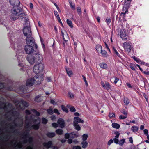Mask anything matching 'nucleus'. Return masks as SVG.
<instances>
[{
	"label": "nucleus",
	"mask_w": 149,
	"mask_h": 149,
	"mask_svg": "<svg viewBox=\"0 0 149 149\" xmlns=\"http://www.w3.org/2000/svg\"><path fill=\"white\" fill-rule=\"evenodd\" d=\"M26 45L24 46V50L26 54H30L34 52L33 46L35 44V40L33 38L26 39Z\"/></svg>",
	"instance_id": "1"
},
{
	"label": "nucleus",
	"mask_w": 149,
	"mask_h": 149,
	"mask_svg": "<svg viewBox=\"0 0 149 149\" xmlns=\"http://www.w3.org/2000/svg\"><path fill=\"white\" fill-rule=\"evenodd\" d=\"M22 11V9L19 6H15L11 10V14L10 18L11 20H15L19 18L21 12Z\"/></svg>",
	"instance_id": "2"
},
{
	"label": "nucleus",
	"mask_w": 149,
	"mask_h": 149,
	"mask_svg": "<svg viewBox=\"0 0 149 149\" xmlns=\"http://www.w3.org/2000/svg\"><path fill=\"white\" fill-rule=\"evenodd\" d=\"M26 120L25 124V127L27 129H38L39 128L38 125L40 123V121L39 119H38L36 120V124L35 125H32L31 122H32V120H31L30 121H29L27 119V117H26Z\"/></svg>",
	"instance_id": "3"
},
{
	"label": "nucleus",
	"mask_w": 149,
	"mask_h": 149,
	"mask_svg": "<svg viewBox=\"0 0 149 149\" xmlns=\"http://www.w3.org/2000/svg\"><path fill=\"white\" fill-rule=\"evenodd\" d=\"M24 26L23 32L24 35L26 37V39L33 38L31 37L32 33L29 24H27V23H25Z\"/></svg>",
	"instance_id": "4"
},
{
	"label": "nucleus",
	"mask_w": 149,
	"mask_h": 149,
	"mask_svg": "<svg viewBox=\"0 0 149 149\" xmlns=\"http://www.w3.org/2000/svg\"><path fill=\"white\" fill-rule=\"evenodd\" d=\"M84 121L83 120L77 117H75L74 118L73 126L74 127L75 130L77 131H79L81 130V127L78 124L79 123H83Z\"/></svg>",
	"instance_id": "5"
},
{
	"label": "nucleus",
	"mask_w": 149,
	"mask_h": 149,
	"mask_svg": "<svg viewBox=\"0 0 149 149\" xmlns=\"http://www.w3.org/2000/svg\"><path fill=\"white\" fill-rule=\"evenodd\" d=\"M44 69L43 65L39 63L38 64H36L34 67L33 71L36 74H38L42 71Z\"/></svg>",
	"instance_id": "6"
},
{
	"label": "nucleus",
	"mask_w": 149,
	"mask_h": 149,
	"mask_svg": "<svg viewBox=\"0 0 149 149\" xmlns=\"http://www.w3.org/2000/svg\"><path fill=\"white\" fill-rule=\"evenodd\" d=\"M129 33L128 29H123L122 31V38L123 40L126 41L130 40L128 36Z\"/></svg>",
	"instance_id": "7"
},
{
	"label": "nucleus",
	"mask_w": 149,
	"mask_h": 149,
	"mask_svg": "<svg viewBox=\"0 0 149 149\" xmlns=\"http://www.w3.org/2000/svg\"><path fill=\"white\" fill-rule=\"evenodd\" d=\"M37 84H40L43 80V75L42 74H37L33 77Z\"/></svg>",
	"instance_id": "8"
},
{
	"label": "nucleus",
	"mask_w": 149,
	"mask_h": 149,
	"mask_svg": "<svg viewBox=\"0 0 149 149\" xmlns=\"http://www.w3.org/2000/svg\"><path fill=\"white\" fill-rule=\"evenodd\" d=\"M61 32L63 36L64 41L63 42V45H65V43L69 40V37L68 36L67 32L65 30H62L61 29Z\"/></svg>",
	"instance_id": "9"
},
{
	"label": "nucleus",
	"mask_w": 149,
	"mask_h": 149,
	"mask_svg": "<svg viewBox=\"0 0 149 149\" xmlns=\"http://www.w3.org/2000/svg\"><path fill=\"white\" fill-rule=\"evenodd\" d=\"M123 47L125 51L128 53L131 51L132 48L131 44L130 43H124L123 44Z\"/></svg>",
	"instance_id": "10"
},
{
	"label": "nucleus",
	"mask_w": 149,
	"mask_h": 149,
	"mask_svg": "<svg viewBox=\"0 0 149 149\" xmlns=\"http://www.w3.org/2000/svg\"><path fill=\"white\" fill-rule=\"evenodd\" d=\"M129 2L125 1L124 3V5L123 7V12H122V14H123L124 15L125 14L127 13L128 12V9L129 8Z\"/></svg>",
	"instance_id": "11"
},
{
	"label": "nucleus",
	"mask_w": 149,
	"mask_h": 149,
	"mask_svg": "<svg viewBox=\"0 0 149 149\" xmlns=\"http://www.w3.org/2000/svg\"><path fill=\"white\" fill-rule=\"evenodd\" d=\"M19 18L21 19H23V21L25 22V23H27V24H29V22L28 21V19L27 15L25 13H21L19 16Z\"/></svg>",
	"instance_id": "12"
},
{
	"label": "nucleus",
	"mask_w": 149,
	"mask_h": 149,
	"mask_svg": "<svg viewBox=\"0 0 149 149\" xmlns=\"http://www.w3.org/2000/svg\"><path fill=\"white\" fill-rule=\"evenodd\" d=\"M114 134L115 135V138L113 139L114 143L116 144H120V141H119L118 138L120 135V133L117 131L114 132Z\"/></svg>",
	"instance_id": "13"
},
{
	"label": "nucleus",
	"mask_w": 149,
	"mask_h": 149,
	"mask_svg": "<svg viewBox=\"0 0 149 149\" xmlns=\"http://www.w3.org/2000/svg\"><path fill=\"white\" fill-rule=\"evenodd\" d=\"M27 59L28 62L31 65H33L36 62L35 56H34L29 55L27 57Z\"/></svg>",
	"instance_id": "14"
},
{
	"label": "nucleus",
	"mask_w": 149,
	"mask_h": 149,
	"mask_svg": "<svg viewBox=\"0 0 149 149\" xmlns=\"http://www.w3.org/2000/svg\"><path fill=\"white\" fill-rule=\"evenodd\" d=\"M34 56L36 62L40 63V62L42 61L43 57L41 54L39 53H38L35 54L34 55Z\"/></svg>",
	"instance_id": "15"
},
{
	"label": "nucleus",
	"mask_w": 149,
	"mask_h": 149,
	"mask_svg": "<svg viewBox=\"0 0 149 149\" xmlns=\"http://www.w3.org/2000/svg\"><path fill=\"white\" fill-rule=\"evenodd\" d=\"M35 82L33 78L29 79L26 81V85L27 86L30 87L33 85Z\"/></svg>",
	"instance_id": "16"
},
{
	"label": "nucleus",
	"mask_w": 149,
	"mask_h": 149,
	"mask_svg": "<svg viewBox=\"0 0 149 149\" xmlns=\"http://www.w3.org/2000/svg\"><path fill=\"white\" fill-rule=\"evenodd\" d=\"M101 84L104 89L107 90H111V86L109 83L107 82H105V83L101 82Z\"/></svg>",
	"instance_id": "17"
},
{
	"label": "nucleus",
	"mask_w": 149,
	"mask_h": 149,
	"mask_svg": "<svg viewBox=\"0 0 149 149\" xmlns=\"http://www.w3.org/2000/svg\"><path fill=\"white\" fill-rule=\"evenodd\" d=\"M57 123L59 127L61 128L64 127L65 126V122L63 119L61 118L59 119L57 121Z\"/></svg>",
	"instance_id": "18"
},
{
	"label": "nucleus",
	"mask_w": 149,
	"mask_h": 149,
	"mask_svg": "<svg viewBox=\"0 0 149 149\" xmlns=\"http://www.w3.org/2000/svg\"><path fill=\"white\" fill-rule=\"evenodd\" d=\"M10 2L12 5H17L20 3L19 0H10Z\"/></svg>",
	"instance_id": "19"
},
{
	"label": "nucleus",
	"mask_w": 149,
	"mask_h": 149,
	"mask_svg": "<svg viewBox=\"0 0 149 149\" xmlns=\"http://www.w3.org/2000/svg\"><path fill=\"white\" fill-rule=\"evenodd\" d=\"M52 145V142L51 141H49L47 143H44V146L47 148L50 147Z\"/></svg>",
	"instance_id": "20"
},
{
	"label": "nucleus",
	"mask_w": 149,
	"mask_h": 149,
	"mask_svg": "<svg viewBox=\"0 0 149 149\" xmlns=\"http://www.w3.org/2000/svg\"><path fill=\"white\" fill-rule=\"evenodd\" d=\"M66 70L68 75L70 77H71L73 74L72 70L69 68H66Z\"/></svg>",
	"instance_id": "21"
},
{
	"label": "nucleus",
	"mask_w": 149,
	"mask_h": 149,
	"mask_svg": "<svg viewBox=\"0 0 149 149\" xmlns=\"http://www.w3.org/2000/svg\"><path fill=\"white\" fill-rule=\"evenodd\" d=\"M122 113L124 115V116L122 115V119H124L127 117V110L123 111Z\"/></svg>",
	"instance_id": "22"
},
{
	"label": "nucleus",
	"mask_w": 149,
	"mask_h": 149,
	"mask_svg": "<svg viewBox=\"0 0 149 149\" xmlns=\"http://www.w3.org/2000/svg\"><path fill=\"white\" fill-rule=\"evenodd\" d=\"M112 127L115 129H119L120 127V125L115 123H113L112 124Z\"/></svg>",
	"instance_id": "23"
},
{
	"label": "nucleus",
	"mask_w": 149,
	"mask_h": 149,
	"mask_svg": "<svg viewBox=\"0 0 149 149\" xmlns=\"http://www.w3.org/2000/svg\"><path fill=\"white\" fill-rule=\"evenodd\" d=\"M99 66L101 68L103 69H105L107 67V64L104 63H100L99 64Z\"/></svg>",
	"instance_id": "24"
},
{
	"label": "nucleus",
	"mask_w": 149,
	"mask_h": 149,
	"mask_svg": "<svg viewBox=\"0 0 149 149\" xmlns=\"http://www.w3.org/2000/svg\"><path fill=\"white\" fill-rule=\"evenodd\" d=\"M113 52L118 57L120 58V55L119 53L118 52V51L117 50L115 49V48L114 47H113Z\"/></svg>",
	"instance_id": "25"
},
{
	"label": "nucleus",
	"mask_w": 149,
	"mask_h": 149,
	"mask_svg": "<svg viewBox=\"0 0 149 149\" xmlns=\"http://www.w3.org/2000/svg\"><path fill=\"white\" fill-rule=\"evenodd\" d=\"M55 135V134L54 132H48L47 134V136L50 138L54 137Z\"/></svg>",
	"instance_id": "26"
},
{
	"label": "nucleus",
	"mask_w": 149,
	"mask_h": 149,
	"mask_svg": "<svg viewBox=\"0 0 149 149\" xmlns=\"http://www.w3.org/2000/svg\"><path fill=\"white\" fill-rule=\"evenodd\" d=\"M67 24L71 28H73V26L72 25V22L70 20L67 19Z\"/></svg>",
	"instance_id": "27"
},
{
	"label": "nucleus",
	"mask_w": 149,
	"mask_h": 149,
	"mask_svg": "<svg viewBox=\"0 0 149 149\" xmlns=\"http://www.w3.org/2000/svg\"><path fill=\"white\" fill-rule=\"evenodd\" d=\"M131 130L133 132H136L138 131V128L137 126H134L132 127Z\"/></svg>",
	"instance_id": "28"
},
{
	"label": "nucleus",
	"mask_w": 149,
	"mask_h": 149,
	"mask_svg": "<svg viewBox=\"0 0 149 149\" xmlns=\"http://www.w3.org/2000/svg\"><path fill=\"white\" fill-rule=\"evenodd\" d=\"M100 53H101L103 57H107V54L106 51L104 50H102Z\"/></svg>",
	"instance_id": "29"
},
{
	"label": "nucleus",
	"mask_w": 149,
	"mask_h": 149,
	"mask_svg": "<svg viewBox=\"0 0 149 149\" xmlns=\"http://www.w3.org/2000/svg\"><path fill=\"white\" fill-rule=\"evenodd\" d=\"M96 49L98 53H100L102 50V47L100 45H97L96 47Z\"/></svg>",
	"instance_id": "30"
},
{
	"label": "nucleus",
	"mask_w": 149,
	"mask_h": 149,
	"mask_svg": "<svg viewBox=\"0 0 149 149\" xmlns=\"http://www.w3.org/2000/svg\"><path fill=\"white\" fill-rule=\"evenodd\" d=\"M69 2L70 4L71 8L73 10H74L75 9V5L74 3H72L71 1L70 0H69Z\"/></svg>",
	"instance_id": "31"
},
{
	"label": "nucleus",
	"mask_w": 149,
	"mask_h": 149,
	"mask_svg": "<svg viewBox=\"0 0 149 149\" xmlns=\"http://www.w3.org/2000/svg\"><path fill=\"white\" fill-rule=\"evenodd\" d=\"M70 135H71V136L72 138H75L76 137H78L79 136V135L78 134H77L75 132H73L70 134Z\"/></svg>",
	"instance_id": "32"
},
{
	"label": "nucleus",
	"mask_w": 149,
	"mask_h": 149,
	"mask_svg": "<svg viewBox=\"0 0 149 149\" xmlns=\"http://www.w3.org/2000/svg\"><path fill=\"white\" fill-rule=\"evenodd\" d=\"M123 101L124 103L126 105H128L130 102L129 99L126 97H124Z\"/></svg>",
	"instance_id": "33"
},
{
	"label": "nucleus",
	"mask_w": 149,
	"mask_h": 149,
	"mask_svg": "<svg viewBox=\"0 0 149 149\" xmlns=\"http://www.w3.org/2000/svg\"><path fill=\"white\" fill-rule=\"evenodd\" d=\"M56 133L59 135H61L63 133V130L62 129H58L56 130Z\"/></svg>",
	"instance_id": "34"
},
{
	"label": "nucleus",
	"mask_w": 149,
	"mask_h": 149,
	"mask_svg": "<svg viewBox=\"0 0 149 149\" xmlns=\"http://www.w3.org/2000/svg\"><path fill=\"white\" fill-rule=\"evenodd\" d=\"M109 116L110 118H114L115 117V114L114 113L111 112L109 114Z\"/></svg>",
	"instance_id": "35"
},
{
	"label": "nucleus",
	"mask_w": 149,
	"mask_h": 149,
	"mask_svg": "<svg viewBox=\"0 0 149 149\" xmlns=\"http://www.w3.org/2000/svg\"><path fill=\"white\" fill-rule=\"evenodd\" d=\"M82 147L85 148L87 147L88 143L86 141H84L82 143Z\"/></svg>",
	"instance_id": "36"
},
{
	"label": "nucleus",
	"mask_w": 149,
	"mask_h": 149,
	"mask_svg": "<svg viewBox=\"0 0 149 149\" xmlns=\"http://www.w3.org/2000/svg\"><path fill=\"white\" fill-rule=\"evenodd\" d=\"M88 137V135L87 134H84L82 136V140L83 141L86 140Z\"/></svg>",
	"instance_id": "37"
},
{
	"label": "nucleus",
	"mask_w": 149,
	"mask_h": 149,
	"mask_svg": "<svg viewBox=\"0 0 149 149\" xmlns=\"http://www.w3.org/2000/svg\"><path fill=\"white\" fill-rule=\"evenodd\" d=\"M47 112L49 114H52L53 113L52 108L50 107L49 109L47 110Z\"/></svg>",
	"instance_id": "38"
},
{
	"label": "nucleus",
	"mask_w": 149,
	"mask_h": 149,
	"mask_svg": "<svg viewBox=\"0 0 149 149\" xmlns=\"http://www.w3.org/2000/svg\"><path fill=\"white\" fill-rule=\"evenodd\" d=\"M61 108L62 109L66 112H68V111L67 109V108L65 107H64L63 105H61Z\"/></svg>",
	"instance_id": "39"
},
{
	"label": "nucleus",
	"mask_w": 149,
	"mask_h": 149,
	"mask_svg": "<svg viewBox=\"0 0 149 149\" xmlns=\"http://www.w3.org/2000/svg\"><path fill=\"white\" fill-rule=\"evenodd\" d=\"M68 96L70 98H72L74 97V95L71 92H69L68 93Z\"/></svg>",
	"instance_id": "40"
},
{
	"label": "nucleus",
	"mask_w": 149,
	"mask_h": 149,
	"mask_svg": "<svg viewBox=\"0 0 149 149\" xmlns=\"http://www.w3.org/2000/svg\"><path fill=\"white\" fill-rule=\"evenodd\" d=\"M132 58L138 63H139L141 61L139 59L137 58L136 57L134 56H133Z\"/></svg>",
	"instance_id": "41"
},
{
	"label": "nucleus",
	"mask_w": 149,
	"mask_h": 149,
	"mask_svg": "<svg viewBox=\"0 0 149 149\" xmlns=\"http://www.w3.org/2000/svg\"><path fill=\"white\" fill-rule=\"evenodd\" d=\"M82 77H83V79H84V81L85 82V83L86 86H88V84L87 83V81H86V78H85V76H84V75L82 76Z\"/></svg>",
	"instance_id": "42"
},
{
	"label": "nucleus",
	"mask_w": 149,
	"mask_h": 149,
	"mask_svg": "<svg viewBox=\"0 0 149 149\" xmlns=\"http://www.w3.org/2000/svg\"><path fill=\"white\" fill-rule=\"evenodd\" d=\"M22 104L23 105L26 107H27L28 106V104L25 101H22Z\"/></svg>",
	"instance_id": "43"
},
{
	"label": "nucleus",
	"mask_w": 149,
	"mask_h": 149,
	"mask_svg": "<svg viewBox=\"0 0 149 149\" xmlns=\"http://www.w3.org/2000/svg\"><path fill=\"white\" fill-rule=\"evenodd\" d=\"M113 140L112 139H111L108 142V145L109 146H110L111 144H112L113 143Z\"/></svg>",
	"instance_id": "44"
},
{
	"label": "nucleus",
	"mask_w": 149,
	"mask_h": 149,
	"mask_svg": "<svg viewBox=\"0 0 149 149\" xmlns=\"http://www.w3.org/2000/svg\"><path fill=\"white\" fill-rule=\"evenodd\" d=\"M54 14L55 16L57 18L60 17L59 14L57 11H54Z\"/></svg>",
	"instance_id": "45"
},
{
	"label": "nucleus",
	"mask_w": 149,
	"mask_h": 149,
	"mask_svg": "<svg viewBox=\"0 0 149 149\" xmlns=\"http://www.w3.org/2000/svg\"><path fill=\"white\" fill-rule=\"evenodd\" d=\"M144 134L146 136H147L148 135V130L147 129H145L143 131Z\"/></svg>",
	"instance_id": "46"
},
{
	"label": "nucleus",
	"mask_w": 149,
	"mask_h": 149,
	"mask_svg": "<svg viewBox=\"0 0 149 149\" xmlns=\"http://www.w3.org/2000/svg\"><path fill=\"white\" fill-rule=\"evenodd\" d=\"M77 11L79 14H81V10L80 8L78 7L77 9Z\"/></svg>",
	"instance_id": "47"
},
{
	"label": "nucleus",
	"mask_w": 149,
	"mask_h": 149,
	"mask_svg": "<svg viewBox=\"0 0 149 149\" xmlns=\"http://www.w3.org/2000/svg\"><path fill=\"white\" fill-rule=\"evenodd\" d=\"M52 125L53 127L56 128L58 127V125L56 123H53L52 124Z\"/></svg>",
	"instance_id": "48"
},
{
	"label": "nucleus",
	"mask_w": 149,
	"mask_h": 149,
	"mask_svg": "<svg viewBox=\"0 0 149 149\" xmlns=\"http://www.w3.org/2000/svg\"><path fill=\"white\" fill-rule=\"evenodd\" d=\"M70 111L72 112H74L75 111V109L74 107H72L70 108Z\"/></svg>",
	"instance_id": "49"
},
{
	"label": "nucleus",
	"mask_w": 149,
	"mask_h": 149,
	"mask_svg": "<svg viewBox=\"0 0 149 149\" xmlns=\"http://www.w3.org/2000/svg\"><path fill=\"white\" fill-rule=\"evenodd\" d=\"M72 149H81V148L79 146H74Z\"/></svg>",
	"instance_id": "50"
},
{
	"label": "nucleus",
	"mask_w": 149,
	"mask_h": 149,
	"mask_svg": "<svg viewBox=\"0 0 149 149\" xmlns=\"http://www.w3.org/2000/svg\"><path fill=\"white\" fill-rule=\"evenodd\" d=\"M37 116H38L40 115L39 112H37L36 110H33L32 111Z\"/></svg>",
	"instance_id": "51"
},
{
	"label": "nucleus",
	"mask_w": 149,
	"mask_h": 149,
	"mask_svg": "<svg viewBox=\"0 0 149 149\" xmlns=\"http://www.w3.org/2000/svg\"><path fill=\"white\" fill-rule=\"evenodd\" d=\"M47 120L45 118H43L42 119V123L44 124H46L47 122Z\"/></svg>",
	"instance_id": "52"
},
{
	"label": "nucleus",
	"mask_w": 149,
	"mask_h": 149,
	"mask_svg": "<svg viewBox=\"0 0 149 149\" xmlns=\"http://www.w3.org/2000/svg\"><path fill=\"white\" fill-rule=\"evenodd\" d=\"M130 66L132 70L134 71L135 70V68H134V66H133V65L131 64L130 65Z\"/></svg>",
	"instance_id": "53"
},
{
	"label": "nucleus",
	"mask_w": 149,
	"mask_h": 149,
	"mask_svg": "<svg viewBox=\"0 0 149 149\" xmlns=\"http://www.w3.org/2000/svg\"><path fill=\"white\" fill-rule=\"evenodd\" d=\"M111 21V19L110 18H107L106 19V22L108 24L110 23Z\"/></svg>",
	"instance_id": "54"
},
{
	"label": "nucleus",
	"mask_w": 149,
	"mask_h": 149,
	"mask_svg": "<svg viewBox=\"0 0 149 149\" xmlns=\"http://www.w3.org/2000/svg\"><path fill=\"white\" fill-rule=\"evenodd\" d=\"M39 96H37L36 97V98L35 99V101L36 102H39L40 101V99H39Z\"/></svg>",
	"instance_id": "55"
},
{
	"label": "nucleus",
	"mask_w": 149,
	"mask_h": 149,
	"mask_svg": "<svg viewBox=\"0 0 149 149\" xmlns=\"http://www.w3.org/2000/svg\"><path fill=\"white\" fill-rule=\"evenodd\" d=\"M70 136H71L70 134L68 133L66 134L65 135V137L66 139H68L69 138Z\"/></svg>",
	"instance_id": "56"
},
{
	"label": "nucleus",
	"mask_w": 149,
	"mask_h": 149,
	"mask_svg": "<svg viewBox=\"0 0 149 149\" xmlns=\"http://www.w3.org/2000/svg\"><path fill=\"white\" fill-rule=\"evenodd\" d=\"M54 111L55 113H56L58 114H59L60 113L58 112V110L56 109H54Z\"/></svg>",
	"instance_id": "57"
},
{
	"label": "nucleus",
	"mask_w": 149,
	"mask_h": 149,
	"mask_svg": "<svg viewBox=\"0 0 149 149\" xmlns=\"http://www.w3.org/2000/svg\"><path fill=\"white\" fill-rule=\"evenodd\" d=\"M50 102L52 104H56V103L54 101V100H51Z\"/></svg>",
	"instance_id": "58"
},
{
	"label": "nucleus",
	"mask_w": 149,
	"mask_h": 149,
	"mask_svg": "<svg viewBox=\"0 0 149 149\" xmlns=\"http://www.w3.org/2000/svg\"><path fill=\"white\" fill-rule=\"evenodd\" d=\"M143 96L145 98L146 101L148 102V98L147 97V95H146V94L145 93H144L143 95Z\"/></svg>",
	"instance_id": "59"
},
{
	"label": "nucleus",
	"mask_w": 149,
	"mask_h": 149,
	"mask_svg": "<svg viewBox=\"0 0 149 149\" xmlns=\"http://www.w3.org/2000/svg\"><path fill=\"white\" fill-rule=\"evenodd\" d=\"M57 19H58V22H59L61 24V25L62 26H63V24L61 21V20L60 19V17L57 18Z\"/></svg>",
	"instance_id": "60"
},
{
	"label": "nucleus",
	"mask_w": 149,
	"mask_h": 149,
	"mask_svg": "<svg viewBox=\"0 0 149 149\" xmlns=\"http://www.w3.org/2000/svg\"><path fill=\"white\" fill-rule=\"evenodd\" d=\"M118 80H119V79L118 78H117L116 77L115 78V81L114 82V83L115 84H116L117 83V82L118 81Z\"/></svg>",
	"instance_id": "61"
},
{
	"label": "nucleus",
	"mask_w": 149,
	"mask_h": 149,
	"mask_svg": "<svg viewBox=\"0 0 149 149\" xmlns=\"http://www.w3.org/2000/svg\"><path fill=\"white\" fill-rule=\"evenodd\" d=\"M68 143L71 144L72 142V141L71 139H69L68 140Z\"/></svg>",
	"instance_id": "62"
},
{
	"label": "nucleus",
	"mask_w": 149,
	"mask_h": 149,
	"mask_svg": "<svg viewBox=\"0 0 149 149\" xmlns=\"http://www.w3.org/2000/svg\"><path fill=\"white\" fill-rule=\"evenodd\" d=\"M129 139L130 142L131 143H133V139L132 137H130L129 138Z\"/></svg>",
	"instance_id": "63"
},
{
	"label": "nucleus",
	"mask_w": 149,
	"mask_h": 149,
	"mask_svg": "<svg viewBox=\"0 0 149 149\" xmlns=\"http://www.w3.org/2000/svg\"><path fill=\"white\" fill-rule=\"evenodd\" d=\"M144 73L146 74V75H149V71H146L144 72Z\"/></svg>",
	"instance_id": "64"
}]
</instances>
